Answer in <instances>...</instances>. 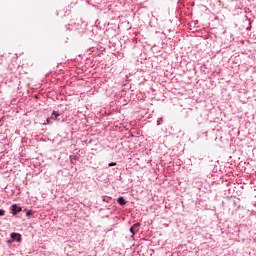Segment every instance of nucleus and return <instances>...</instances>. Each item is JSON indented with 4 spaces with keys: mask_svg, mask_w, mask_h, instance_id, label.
Returning a JSON list of instances; mask_svg holds the SVG:
<instances>
[{
    "mask_svg": "<svg viewBox=\"0 0 256 256\" xmlns=\"http://www.w3.org/2000/svg\"><path fill=\"white\" fill-rule=\"evenodd\" d=\"M21 211V207L17 206V204L12 205V213L13 215H17Z\"/></svg>",
    "mask_w": 256,
    "mask_h": 256,
    "instance_id": "1",
    "label": "nucleus"
},
{
    "mask_svg": "<svg viewBox=\"0 0 256 256\" xmlns=\"http://www.w3.org/2000/svg\"><path fill=\"white\" fill-rule=\"evenodd\" d=\"M10 236L15 241L21 242V234L13 232Z\"/></svg>",
    "mask_w": 256,
    "mask_h": 256,
    "instance_id": "2",
    "label": "nucleus"
},
{
    "mask_svg": "<svg viewBox=\"0 0 256 256\" xmlns=\"http://www.w3.org/2000/svg\"><path fill=\"white\" fill-rule=\"evenodd\" d=\"M117 202L119 203V205H126L127 204V201H125V198H123V197H119L117 199Z\"/></svg>",
    "mask_w": 256,
    "mask_h": 256,
    "instance_id": "3",
    "label": "nucleus"
},
{
    "mask_svg": "<svg viewBox=\"0 0 256 256\" xmlns=\"http://www.w3.org/2000/svg\"><path fill=\"white\" fill-rule=\"evenodd\" d=\"M139 227H141V223H136L132 226V230L137 233V231H139Z\"/></svg>",
    "mask_w": 256,
    "mask_h": 256,
    "instance_id": "4",
    "label": "nucleus"
},
{
    "mask_svg": "<svg viewBox=\"0 0 256 256\" xmlns=\"http://www.w3.org/2000/svg\"><path fill=\"white\" fill-rule=\"evenodd\" d=\"M31 215H33V212H32L31 210H28V211L26 212V216H27V217H31Z\"/></svg>",
    "mask_w": 256,
    "mask_h": 256,
    "instance_id": "5",
    "label": "nucleus"
},
{
    "mask_svg": "<svg viewBox=\"0 0 256 256\" xmlns=\"http://www.w3.org/2000/svg\"><path fill=\"white\" fill-rule=\"evenodd\" d=\"M108 165H109V167H115V165H117V163L111 162V163H109Z\"/></svg>",
    "mask_w": 256,
    "mask_h": 256,
    "instance_id": "6",
    "label": "nucleus"
},
{
    "mask_svg": "<svg viewBox=\"0 0 256 256\" xmlns=\"http://www.w3.org/2000/svg\"><path fill=\"white\" fill-rule=\"evenodd\" d=\"M52 115H54V119H57V117H59V113H57V112H53V114Z\"/></svg>",
    "mask_w": 256,
    "mask_h": 256,
    "instance_id": "7",
    "label": "nucleus"
},
{
    "mask_svg": "<svg viewBox=\"0 0 256 256\" xmlns=\"http://www.w3.org/2000/svg\"><path fill=\"white\" fill-rule=\"evenodd\" d=\"M5 215V210H0V217H3Z\"/></svg>",
    "mask_w": 256,
    "mask_h": 256,
    "instance_id": "8",
    "label": "nucleus"
},
{
    "mask_svg": "<svg viewBox=\"0 0 256 256\" xmlns=\"http://www.w3.org/2000/svg\"><path fill=\"white\" fill-rule=\"evenodd\" d=\"M130 232L132 233V235H135V230H133V227L130 228Z\"/></svg>",
    "mask_w": 256,
    "mask_h": 256,
    "instance_id": "9",
    "label": "nucleus"
},
{
    "mask_svg": "<svg viewBox=\"0 0 256 256\" xmlns=\"http://www.w3.org/2000/svg\"><path fill=\"white\" fill-rule=\"evenodd\" d=\"M49 121H51V119L48 118V119H47V123H49Z\"/></svg>",
    "mask_w": 256,
    "mask_h": 256,
    "instance_id": "10",
    "label": "nucleus"
}]
</instances>
